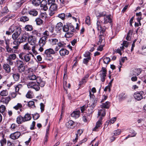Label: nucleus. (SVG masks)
Returning <instances> with one entry per match:
<instances>
[{
	"label": "nucleus",
	"mask_w": 146,
	"mask_h": 146,
	"mask_svg": "<svg viewBox=\"0 0 146 146\" xmlns=\"http://www.w3.org/2000/svg\"><path fill=\"white\" fill-rule=\"evenodd\" d=\"M101 21H98L97 24V28L100 33L99 35V40L97 42L98 45H100L99 47L97 48V50L100 51H102L103 49V47L105 44V36L106 35L104 33L105 29L102 28L101 24Z\"/></svg>",
	"instance_id": "f257e3e1"
},
{
	"label": "nucleus",
	"mask_w": 146,
	"mask_h": 146,
	"mask_svg": "<svg viewBox=\"0 0 146 146\" xmlns=\"http://www.w3.org/2000/svg\"><path fill=\"white\" fill-rule=\"evenodd\" d=\"M19 58L26 62H28L29 65L34 64V62L31 59V56L29 54H25L24 52L20 53L19 55Z\"/></svg>",
	"instance_id": "f03ea898"
},
{
	"label": "nucleus",
	"mask_w": 146,
	"mask_h": 146,
	"mask_svg": "<svg viewBox=\"0 0 146 146\" xmlns=\"http://www.w3.org/2000/svg\"><path fill=\"white\" fill-rule=\"evenodd\" d=\"M15 64L20 73L24 72L25 66H24L23 61L19 59L17 60L15 62Z\"/></svg>",
	"instance_id": "7ed1b4c3"
},
{
	"label": "nucleus",
	"mask_w": 146,
	"mask_h": 146,
	"mask_svg": "<svg viewBox=\"0 0 146 146\" xmlns=\"http://www.w3.org/2000/svg\"><path fill=\"white\" fill-rule=\"evenodd\" d=\"M62 30L63 31L65 32H67L69 31L72 32H74L76 31L73 25L71 23L69 22L66 23L63 26Z\"/></svg>",
	"instance_id": "20e7f679"
},
{
	"label": "nucleus",
	"mask_w": 146,
	"mask_h": 146,
	"mask_svg": "<svg viewBox=\"0 0 146 146\" xmlns=\"http://www.w3.org/2000/svg\"><path fill=\"white\" fill-rule=\"evenodd\" d=\"M111 15H106L104 17V22L103 23L102 21L100 20H98L97 22H97L100 21L101 22V26L102 28H104L105 29V31L106 30V28L105 27V26H104V24H107L108 23H111L112 22V21L111 19Z\"/></svg>",
	"instance_id": "39448f33"
},
{
	"label": "nucleus",
	"mask_w": 146,
	"mask_h": 146,
	"mask_svg": "<svg viewBox=\"0 0 146 146\" xmlns=\"http://www.w3.org/2000/svg\"><path fill=\"white\" fill-rule=\"evenodd\" d=\"M27 85L28 88H33L36 91H38L40 89L38 84L36 82H30L27 84Z\"/></svg>",
	"instance_id": "423d86ee"
},
{
	"label": "nucleus",
	"mask_w": 146,
	"mask_h": 146,
	"mask_svg": "<svg viewBox=\"0 0 146 146\" xmlns=\"http://www.w3.org/2000/svg\"><path fill=\"white\" fill-rule=\"evenodd\" d=\"M17 56L15 53H12L9 54L6 59L7 63L10 65H13V61L15 60Z\"/></svg>",
	"instance_id": "0eeeda50"
},
{
	"label": "nucleus",
	"mask_w": 146,
	"mask_h": 146,
	"mask_svg": "<svg viewBox=\"0 0 146 146\" xmlns=\"http://www.w3.org/2000/svg\"><path fill=\"white\" fill-rule=\"evenodd\" d=\"M21 30L20 27L17 28L15 32L12 35V38L13 40H17L21 33Z\"/></svg>",
	"instance_id": "6e6552de"
},
{
	"label": "nucleus",
	"mask_w": 146,
	"mask_h": 146,
	"mask_svg": "<svg viewBox=\"0 0 146 146\" xmlns=\"http://www.w3.org/2000/svg\"><path fill=\"white\" fill-rule=\"evenodd\" d=\"M100 76L101 78V80L102 82L105 81V77L106 76V70L105 68L102 67L101 70L100 72Z\"/></svg>",
	"instance_id": "1a4fd4ad"
},
{
	"label": "nucleus",
	"mask_w": 146,
	"mask_h": 146,
	"mask_svg": "<svg viewBox=\"0 0 146 146\" xmlns=\"http://www.w3.org/2000/svg\"><path fill=\"white\" fill-rule=\"evenodd\" d=\"M45 54L48 57H50L49 59H48L50 60L52 59V57H51V54H55V52L54 50L51 48H50L45 50L44 52Z\"/></svg>",
	"instance_id": "9d476101"
},
{
	"label": "nucleus",
	"mask_w": 146,
	"mask_h": 146,
	"mask_svg": "<svg viewBox=\"0 0 146 146\" xmlns=\"http://www.w3.org/2000/svg\"><path fill=\"white\" fill-rule=\"evenodd\" d=\"M18 27H19L16 26L14 24L12 25L9 27L8 31H6V34L8 35H10L14 32L15 29H17Z\"/></svg>",
	"instance_id": "9b49d317"
},
{
	"label": "nucleus",
	"mask_w": 146,
	"mask_h": 146,
	"mask_svg": "<svg viewBox=\"0 0 146 146\" xmlns=\"http://www.w3.org/2000/svg\"><path fill=\"white\" fill-rule=\"evenodd\" d=\"M144 94L143 92L142 91L140 92L139 93H135L134 94V96L135 98L137 100H140L143 98V96L142 95Z\"/></svg>",
	"instance_id": "f8f14e48"
},
{
	"label": "nucleus",
	"mask_w": 146,
	"mask_h": 146,
	"mask_svg": "<svg viewBox=\"0 0 146 146\" xmlns=\"http://www.w3.org/2000/svg\"><path fill=\"white\" fill-rule=\"evenodd\" d=\"M28 38V35L26 34H23L20 36H19L17 40L20 43H22L25 41Z\"/></svg>",
	"instance_id": "ddd939ff"
},
{
	"label": "nucleus",
	"mask_w": 146,
	"mask_h": 146,
	"mask_svg": "<svg viewBox=\"0 0 146 146\" xmlns=\"http://www.w3.org/2000/svg\"><path fill=\"white\" fill-rule=\"evenodd\" d=\"M29 42L31 45H32L31 47L32 48L31 50L33 53L35 55L36 54L37 52L36 50V48L38 46V45L36 44V43L31 42Z\"/></svg>",
	"instance_id": "4468645a"
},
{
	"label": "nucleus",
	"mask_w": 146,
	"mask_h": 146,
	"mask_svg": "<svg viewBox=\"0 0 146 146\" xmlns=\"http://www.w3.org/2000/svg\"><path fill=\"white\" fill-rule=\"evenodd\" d=\"M47 2L45 0H43L41 2L40 7L42 9L46 11L48 9V7L47 5Z\"/></svg>",
	"instance_id": "2eb2a0df"
},
{
	"label": "nucleus",
	"mask_w": 146,
	"mask_h": 146,
	"mask_svg": "<svg viewBox=\"0 0 146 146\" xmlns=\"http://www.w3.org/2000/svg\"><path fill=\"white\" fill-rule=\"evenodd\" d=\"M11 99V97L9 96L6 97H2L1 99L0 102L3 104L7 105Z\"/></svg>",
	"instance_id": "dca6fc26"
},
{
	"label": "nucleus",
	"mask_w": 146,
	"mask_h": 146,
	"mask_svg": "<svg viewBox=\"0 0 146 146\" xmlns=\"http://www.w3.org/2000/svg\"><path fill=\"white\" fill-rule=\"evenodd\" d=\"M21 133L19 131H17L10 135V138L13 139H18L21 135Z\"/></svg>",
	"instance_id": "f3484780"
},
{
	"label": "nucleus",
	"mask_w": 146,
	"mask_h": 146,
	"mask_svg": "<svg viewBox=\"0 0 146 146\" xmlns=\"http://www.w3.org/2000/svg\"><path fill=\"white\" fill-rule=\"evenodd\" d=\"M46 37L45 36H43L39 40L38 44L40 46H43L46 43Z\"/></svg>",
	"instance_id": "a211bd4d"
},
{
	"label": "nucleus",
	"mask_w": 146,
	"mask_h": 146,
	"mask_svg": "<svg viewBox=\"0 0 146 146\" xmlns=\"http://www.w3.org/2000/svg\"><path fill=\"white\" fill-rule=\"evenodd\" d=\"M27 78L28 80H36V82L37 80H40V77L37 76H36L33 74H29L28 75Z\"/></svg>",
	"instance_id": "6ab92c4d"
},
{
	"label": "nucleus",
	"mask_w": 146,
	"mask_h": 146,
	"mask_svg": "<svg viewBox=\"0 0 146 146\" xmlns=\"http://www.w3.org/2000/svg\"><path fill=\"white\" fill-rule=\"evenodd\" d=\"M141 71L139 69H133L131 72V74L135 76L139 75L141 72Z\"/></svg>",
	"instance_id": "aec40b11"
},
{
	"label": "nucleus",
	"mask_w": 146,
	"mask_h": 146,
	"mask_svg": "<svg viewBox=\"0 0 146 146\" xmlns=\"http://www.w3.org/2000/svg\"><path fill=\"white\" fill-rule=\"evenodd\" d=\"M80 111L79 110H76L73 111L71 114L72 117L74 118H78L80 115Z\"/></svg>",
	"instance_id": "412c9836"
},
{
	"label": "nucleus",
	"mask_w": 146,
	"mask_h": 146,
	"mask_svg": "<svg viewBox=\"0 0 146 146\" xmlns=\"http://www.w3.org/2000/svg\"><path fill=\"white\" fill-rule=\"evenodd\" d=\"M63 27V24L61 22L58 23L56 25L55 31L56 33H59L61 30L62 27Z\"/></svg>",
	"instance_id": "4be33fe9"
},
{
	"label": "nucleus",
	"mask_w": 146,
	"mask_h": 146,
	"mask_svg": "<svg viewBox=\"0 0 146 146\" xmlns=\"http://www.w3.org/2000/svg\"><path fill=\"white\" fill-rule=\"evenodd\" d=\"M59 53L61 56H64L69 54V51L64 48H62L59 50Z\"/></svg>",
	"instance_id": "5701e85b"
},
{
	"label": "nucleus",
	"mask_w": 146,
	"mask_h": 146,
	"mask_svg": "<svg viewBox=\"0 0 146 146\" xmlns=\"http://www.w3.org/2000/svg\"><path fill=\"white\" fill-rule=\"evenodd\" d=\"M74 122L72 120H69L66 124V127L68 128L71 129L74 127Z\"/></svg>",
	"instance_id": "b1692460"
},
{
	"label": "nucleus",
	"mask_w": 146,
	"mask_h": 146,
	"mask_svg": "<svg viewBox=\"0 0 146 146\" xmlns=\"http://www.w3.org/2000/svg\"><path fill=\"white\" fill-rule=\"evenodd\" d=\"M110 106V103L107 101L105 103H102V104L100 106V107L102 108H106L108 109L109 108Z\"/></svg>",
	"instance_id": "393cba45"
},
{
	"label": "nucleus",
	"mask_w": 146,
	"mask_h": 146,
	"mask_svg": "<svg viewBox=\"0 0 146 146\" xmlns=\"http://www.w3.org/2000/svg\"><path fill=\"white\" fill-rule=\"evenodd\" d=\"M12 74L14 80L16 81H18L20 78V74L19 73L15 72L13 73Z\"/></svg>",
	"instance_id": "a878e982"
},
{
	"label": "nucleus",
	"mask_w": 146,
	"mask_h": 146,
	"mask_svg": "<svg viewBox=\"0 0 146 146\" xmlns=\"http://www.w3.org/2000/svg\"><path fill=\"white\" fill-rule=\"evenodd\" d=\"M7 63L4 64L3 65L4 69L7 73H9L11 71V67Z\"/></svg>",
	"instance_id": "bb28decb"
},
{
	"label": "nucleus",
	"mask_w": 146,
	"mask_h": 146,
	"mask_svg": "<svg viewBox=\"0 0 146 146\" xmlns=\"http://www.w3.org/2000/svg\"><path fill=\"white\" fill-rule=\"evenodd\" d=\"M16 122L18 124H21L25 122L23 117L21 116H18L16 119Z\"/></svg>",
	"instance_id": "cd10ccee"
},
{
	"label": "nucleus",
	"mask_w": 146,
	"mask_h": 146,
	"mask_svg": "<svg viewBox=\"0 0 146 146\" xmlns=\"http://www.w3.org/2000/svg\"><path fill=\"white\" fill-rule=\"evenodd\" d=\"M50 44L52 45H56L58 42V39L56 38H51L49 40Z\"/></svg>",
	"instance_id": "c85d7f7f"
},
{
	"label": "nucleus",
	"mask_w": 146,
	"mask_h": 146,
	"mask_svg": "<svg viewBox=\"0 0 146 146\" xmlns=\"http://www.w3.org/2000/svg\"><path fill=\"white\" fill-rule=\"evenodd\" d=\"M50 127V124H49L46 129V135L44 138V143L45 142H46L47 141L48 139V135L49 134L48 131L49 130Z\"/></svg>",
	"instance_id": "c756f323"
},
{
	"label": "nucleus",
	"mask_w": 146,
	"mask_h": 146,
	"mask_svg": "<svg viewBox=\"0 0 146 146\" xmlns=\"http://www.w3.org/2000/svg\"><path fill=\"white\" fill-rule=\"evenodd\" d=\"M23 117L25 122L29 121L31 119V114L28 113L26 114Z\"/></svg>",
	"instance_id": "7c9ffc66"
},
{
	"label": "nucleus",
	"mask_w": 146,
	"mask_h": 146,
	"mask_svg": "<svg viewBox=\"0 0 146 146\" xmlns=\"http://www.w3.org/2000/svg\"><path fill=\"white\" fill-rule=\"evenodd\" d=\"M66 45L65 41L60 40L57 44V46L59 47H64Z\"/></svg>",
	"instance_id": "2f4dec72"
},
{
	"label": "nucleus",
	"mask_w": 146,
	"mask_h": 146,
	"mask_svg": "<svg viewBox=\"0 0 146 146\" xmlns=\"http://www.w3.org/2000/svg\"><path fill=\"white\" fill-rule=\"evenodd\" d=\"M25 1V0H21L19 2L16 3L14 5V6L17 8H19L22 5Z\"/></svg>",
	"instance_id": "473e14b6"
},
{
	"label": "nucleus",
	"mask_w": 146,
	"mask_h": 146,
	"mask_svg": "<svg viewBox=\"0 0 146 146\" xmlns=\"http://www.w3.org/2000/svg\"><path fill=\"white\" fill-rule=\"evenodd\" d=\"M28 42H31L34 43H36V39L35 37L33 35L29 36L28 37Z\"/></svg>",
	"instance_id": "72a5a7b5"
},
{
	"label": "nucleus",
	"mask_w": 146,
	"mask_h": 146,
	"mask_svg": "<svg viewBox=\"0 0 146 146\" xmlns=\"http://www.w3.org/2000/svg\"><path fill=\"white\" fill-rule=\"evenodd\" d=\"M105 109H102L98 110V117L100 115L102 117H104L105 115Z\"/></svg>",
	"instance_id": "f704fd0d"
},
{
	"label": "nucleus",
	"mask_w": 146,
	"mask_h": 146,
	"mask_svg": "<svg viewBox=\"0 0 146 146\" xmlns=\"http://www.w3.org/2000/svg\"><path fill=\"white\" fill-rule=\"evenodd\" d=\"M29 14L33 16H36L38 15V12L35 9H32L30 10L29 13Z\"/></svg>",
	"instance_id": "c9c22d12"
},
{
	"label": "nucleus",
	"mask_w": 146,
	"mask_h": 146,
	"mask_svg": "<svg viewBox=\"0 0 146 146\" xmlns=\"http://www.w3.org/2000/svg\"><path fill=\"white\" fill-rule=\"evenodd\" d=\"M23 49L25 50H30L32 48L28 43H27L23 46Z\"/></svg>",
	"instance_id": "e433bc0d"
},
{
	"label": "nucleus",
	"mask_w": 146,
	"mask_h": 146,
	"mask_svg": "<svg viewBox=\"0 0 146 146\" xmlns=\"http://www.w3.org/2000/svg\"><path fill=\"white\" fill-rule=\"evenodd\" d=\"M57 9V5L55 3L52 5H51L50 7V10L52 11H55Z\"/></svg>",
	"instance_id": "4c0bfd02"
},
{
	"label": "nucleus",
	"mask_w": 146,
	"mask_h": 146,
	"mask_svg": "<svg viewBox=\"0 0 146 146\" xmlns=\"http://www.w3.org/2000/svg\"><path fill=\"white\" fill-rule=\"evenodd\" d=\"M56 17H58L62 20L64 21L66 18V14L64 13H61L58 15Z\"/></svg>",
	"instance_id": "58836bf2"
},
{
	"label": "nucleus",
	"mask_w": 146,
	"mask_h": 146,
	"mask_svg": "<svg viewBox=\"0 0 146 146\" xmlns=\"http://www.w3.org/2000/svg\"><path fill=\"white\" fill-rule=\"evenodd\" d=\"M29 18L27 16H24L21 17L20 18V21L22 22H25L29 21Z\"/></svg>",
	"instance_id": "ea45409f"
},
{
	"label": "nucleus",
	"mask_w": 146,
	"mask_h": 146,
	"mask_svg": "<svg viewBox=\"0 0 146 146\" xmlns=\"http://www.w3.org/2000/svg\"><path fill=\"white\" fill-rule=\"evenodd\" d=\"M41 2V0H33L32 1V3L36 6L39 5Z\"/></svg>",
	"instance_id": "a19ab883"
},
{
	"label": "nucleus",
	"mask_w": 146,
	"mask_h": 146,
	"mask_svg": "<svg viewBox=\"0 0 146 146\" xmlns=\"http://www.w3.org/2000/svg\"><path fill=\"white\" fill-rule=\"evenodd\" d=\"M36 82H37V84H38L39 87L40 86L41 87H43L45 84V82L42 81L40 78V80H37Z\"/></svg>",
	"instance_id": "79ce46f5"
},
{
	"label": "nucleus",
	"mask_w": 146,
	"mask_h": 146,
	"mask_svg": "<svg viewBox=\"0 0 146 146\" xmlns=\"http://www.w3.org/2000/svg\"><path fill=\"white\" fill-rule=\"evenodd\" d=\"M24 28L27 31H31L33 30V27L31 25H26Z\"/></svg>",
	"instance_id": "37998d69"
},
{
	"label": "nucleus",
	"mask_w": 146,
	"mask_h": 146,
	"mask_svg": "<svg viewBox=\"0 0 146 146\" xmlns=\"http://www.w3.org/2000/svg\"><path fill=\"white\" fill-rule=\"evenodd\" d=\"M128 45L129 42L127 41H124L123 43V46L121 47H120V48H121V49L123 50L124 48V47H127L128 46Z\"/></svg>",
	"instance_id": "c03bdc74"
},
{
	"label": "nucleus",
	"mask_w": 146,
	"mask_h": 146,
	"mask_svg": "<svg viewBox=\"0 0 146 146\" xmlns=\"http://www.w3.org/2000/svg\"><path fill=\"white\" fill-rule=\"evenodd\" d=\"M22 85L21 84H19L16 85L15 87V91L16 92H19V90H21L22 88Z\"/></svg>",
	"instance_id": "a18cd8bd"
},
{
	"label": "nucleus",
	"mask_w": 146,
	"mask_h": 146,
	"mask_svg": "<svg viewBox=\"0 0 146 146\" xmlns=\"http://www.w3.org/2000/svg\"><path fill=\"white\" fill-rule=\"evenodd\" d=\"M37 25H40L43 23V21L39 18H37L35 20Z\"/></svg>",
	"instance_id": "49530a36"
},
{
	"label": "nucleus",
	"mask_w": 146,
	"mask_h": 146,
	"mask_svg": "<svg viewBox=\"0 0 146 146\" xmlns=\"http://www.w3.org/2000/svg\"><path fill=\"white\" fill-rule=\"evenodd\" d=\"M9 12V10L7 7H4L1 12V13L3 15H6L8 12Z\"/></svg>",
	"instance_id": "de8ad7c7"
},
{
	"label": "nucleus",
	"mask_w": 146,
	"mask_h": 146,
	"mask_svg": "<svg viewBox=\"0 0 146 146\" xmlns=\"http://www.w3.org/2000/svg\"><path fill=\"white\" fill-rule=\"evenodd\" d=\"M0 94L2 96H6L8 95V92L6 90H3L1 92Z\"/></svg>",
	"instance_id": "09e8293b"
},
{
	"label": "nucleus",
	"mask_w": 146,
	"mask_h": 146,
	"mask_svg": "<svg viewBox=\"0 0 146 146\" xmlns=\"http://www.w3.org/2000/svg\"><path fill=\"white\" fill-rule=\"evenodd\" d=\"M33 93L31 91H29L26 95V97L27 98H31L33 97Z\"/></svg>",
	"instance_id": "8fccbe9b"
},
{
	"label": "nucleus",
	"mask_w": 146,
	"mask_h": 146,
	"mask_svg": "<svg viewBox=\"0 0 146 146\" xmlns=\"http://www.w3.org/2000/svg\"><path fill=\"white\" fill-rule=\"evenodd\" d=\"M103 61L104 63L108 64L110 61V59L109 57H106L104 58Z\"/></svg>",
	"instance_id": "3c124183"
},
{
	"label": "nucleus",
	"mask_w": 146,
	"mask_h": 146,
	"mask_svg": "<svg viewBox=\"0 0 146 146\" xmlns=\"http://www.w3.org/2000/svg\"><path fill=\"white\" fill-rule=\"evenodd\" d=\"M121 130L120 129H118L113 131V134L114 136H116L119 135L121 133Z\"/></svg>",
	"instance_id": "603ef678"
},
{
	"label": "nucleus",
	"mask_w": 146,
	"mask_h": 146,
	"mask_svg": "<svg viewBox=\"0 0 146 146\" xmlns=\"http://www.w3.org/2000/svg\"><path fill=\"white\" fill-rule=\"evenodd\" d=\"M102 118V117H100L98 121L96 122V125L100 127L102 125V123H101Z\"/></svg>",
	"instance_id": "864d4df0"
},
{
	"label": "nucleus",
	"mask_w": 146,
	"mask_h": 146,
	"mask_svg": "<svg viewBox=\"0 0 146 146\" xmlns=\"http://www.w3.org/2000/svg\"><path fill=\"white\" fill-rule=\"evenodd\" d=\"M5 48L7 51L8 52L10 53H13L14 52L13 49L11 48H10L9 47V46H6Z\"/></svg>",
	"instance_id": "5fc2aeb1"
},
{
	"label": "nucleus",
	"mask_w": 146,
	"mask_h": 146,
	"mask_svg": "<svg viewBox=\"0 0 146 146\" xmlns=\"http://www.w3.org/2000/svg\"><path fill=\"white\" fill-rule=\"evenodd\" d=\"M91 60V57H89L84 58L83 60V63L87 65L89 61Z\"/></svg>",
	"instance_id": "6e6d98bb"
},
{
	"label": "nucleus",
	"mask_w": 146,
	"mask_h": 146,
	"mask_svg": "<svg viewBox=\"0 0 146 146\" xmlns=\"http://www.w3.org/2000/svg\"><path fill=\"white\" fill-rule=\"evenodd\" d=\"M35 102L34 101H29L28 103V106L29 107H35V106L34 105Z\"/></svg>",
	"instance_id": "4d7b16f0"
},
{
	"label": "nucleus",
	"mask_w": 146,
	"mask_h": 146,
	"mask_svg": "<svg viewBox=\"0 0 146 146\" xmlns=\"http://www.w3.org/2000/svg\"><path fill=\"white\" fill-rule=\"evenodd\" d=\"M22 107V105L20 103H18L17 104L13 107V108L16 110H18Z\"/></svg>",
	"instance_id": "13d9d810"
},
{
	"label": "nucleus",
	"mask_w": 146,
	"mask_h": 146,
	"mask_svg": "<svg viewBox=\"0 0 146 146\" xmlns=\"http://www.w3.org/2000/svg\"><path fill=\"white\" fill-rule=\"evenodd\" d=\"M6 108L5 106L3 105H1L0 106V112L3 113L5 110Z\"/></svg>",
	"instance_id": "bf43d9fd"
},
{
	"label": "nucleus",
	"mask_w": 146,
	"mask_h": 146,
	"mask_svg": "<svg viewBox=\"0 0 146 146\" xmlns=\"http://www.w3.org/2000/svg\"><path fill=\"white\" fill-rule=\"evenodd\" d=\"M85 22L86 24L88 25H90V17L89 16H87L85 20Z\"/></svg>",
	"instance_id": "052dcab7"
},
{
	"label": "nucleus",
	"mask_w": 146,
	"mask_h": 146,
	"mask_svg": "<svg viewBox=\"0 0 146 146\" xmlns=\"http://www.w3.org/2000/svg\"><path fill=\"white\" fill-rule=\"evenodd\" d=\"M72 33L67 32L65 35V36L67 38H69L72 37L73 36Z\"/></svg>",
	"instance_id": "680f3d73"
},
{
	"label": "nucleus",
	"mask_w": 146,
	"mask_h": 146,
	"mask_svg": "<svg viewBox=\"0 0 146 146\" xmlns=\"http://www.w3.org/2000/svg\"><path fill=\"white\" fill-rule=\"evenodd\" d=\"M42 34L44 35L43 36H45L46 37L47 39L49 35V32L48 31H46L43 33Z\"/></svg>",
	"instance_id": "e2e57ef3"
},
{
	"label": "nucleus",
	"mask_w": 146,
	"mask_h": 146,
	"mask_svg": "<svg viewBox=\"0 0 146 146\" xmlns=\"http://www.w3.org/2000/svg\"><path fill=\"white\" fill-rule=\"evenodd\" d=\"M20 43L17 40H14L13 42V44L15 45V46H19Z\"/></svg>",
	"instance_id": "0e129e2a"
},
{
	"label": "nucleus",
	"mask_w": 146,
	"mask_h": 146,
	"mask_svg": "<svg viewBox=\"0 0 146 146\" xmlns=\"http://www.w3.org/2000/svg\"><path fill=\"white\" fill-rule=\"evenodd\" d=\"M49 31L51 33H53V34L54 35H56V33H55L54 32V27H51L49 29Z\"/></svg>",
	"instance_id": "69168bd1"
},
{
	"label": "nucleus",
	"mask_w": 146,
	"mask_h": 146,
	"mask_svg": "<svg viewBox=\"0 0 146 146\" xmlns=\"http://www.w3.org/2000/svg\"><path fill=\"white\" fill-rule=\"evenodd\" d=\"M19 46H13V50L14 53H17V50L18 49Z\"/></svg>",
	"instance_id": "338daca9"
},
{
	"label": "nucleus",
	"mask_w": 146,
	"mask_h": 146,
	"mask_svg": "<svg viewBox=\"0 0 146 146\" xmlns=\"http://www.w3.org/2000/svg\"><path fill=\"white\" fill-rule=\"evenodd\" d=\"M32 34L33 35H35L38 36H39L40 35V34L38 32L35 30L32 32Z\"/></svg>",
	"instance_id": "774afa93"
}]
</instances>
